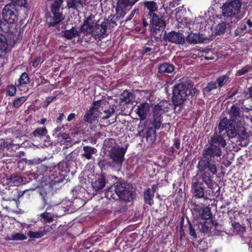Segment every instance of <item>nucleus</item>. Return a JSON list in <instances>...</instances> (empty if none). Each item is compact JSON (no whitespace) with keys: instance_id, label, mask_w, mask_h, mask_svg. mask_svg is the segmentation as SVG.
Wrapping results in <instances>:
<instances>
[{"instance_id":"obj_1","label":"nucleus","mask_w":252,"mask_h":252,"mask_svg":"<svg viewBox=\"0 0 252 252\" xmlns=\"http://www.w3.org/2000/svg\"><path fill=\"white\" fill-rule=\"evenodd\" d=\"M221 151L219 146L210 145V147L203 151L202 158L199 161L197 167L199 171H203L206 169L214 175L217 174V168L214 164L210 163L211 158L214 156L220 157Z\"/></svg>"},{"instance_id":"obj_2","label":"nucleus","mask_w":252,"mask_h":252,"mask_svg":"<svg viewBox=\"0 0 252 252\" xmlns=\"http://www.w3.org/2000/svg\"><path fill=\"white\" fill-rule=\"evenodd\" d=\"M197 93L196 89L188 83H181L174 87L173 90L172 101L174 105L182 104L189 95H194Z\"/></svg>"},{"instance_id":"obj_3","label":"nucleus","mask_w":252,"mask_h":252,"mask_svg":"<svg viewBox=\"0 0 252 252\" xmlns=\"http://www.w3.org/2000/svg\"><path fill=\"white\" fill-rule=\"evenodd\" d=\"M241 2L239 0L227 2L221 7L222 14L226 20L236 23L244 16V13L241 12Z\"/></svg>"},{"instance_id":"obj_4","label":"nucleus","mask_w":252,"mask_h":252,"mask_svg":"<svg viewBox=\"0 0 252 252\" xmlns=\"http://www.w3.org/2000/svg\"><path fill=\"white\" fill-rule=\"evenodd\" d=\"M219 133L225 130L227 135L229 138H234L237 135L242 138H244L246 135L244 127L241 124L228 122L227 118L222 119L219 125Z\"/></svg>"},{"instance_id":"obj_5","label":"nucleus","mask_w":252,"mask_h":252,"mask_svg":"<svg viewBox=\"0 0 252 252\" xmlns=\"http://www.w3.org/2000/svg\"><path fill=\"white\" fill-rule=\"evenodd\" d=\"M170 106L171 104L166 100H162L154 106L153 110V124L156 129H159L160 127L161 116L168 111Z\"/></svg>"},{"instance_id":"obj_6","label":"nucleus","mask_w":252,"mask_h":252,"mask_svg":"<svg viewBox=\"0 0 252 252\" xmlns=\"http://www.w3.org/2000/svg\"><path fill=\"white\" fill-rule=\"evenodd\" d=\"M103 102L102 100L94 101L92 107L88 110L84 115V120L86 122L93 123L97 118L99 117V109L102 110V104Z\"/></svg>"},{"instance_id":"obj_7","label":"nucleus","mask_w":252,"mask_h":252,"mask_svg":"<svg viewBox=\"0 0 252 252\" xmlns=\"http://www.w3.org/2000/svg\"><path fill=\"white\" fill-rule=\"evenodd\" d=\"M63 2V0H56L51 6V12L53 17L51 18V21L48 24L49 27L54 26L60 23L63 19L62 14L60 12L61 6Z\"/></svg>"},{"instance_id":"obj_8","label":"nucleus","mask_w":252,"mask_h":252,"mask_svg":"<svg viewBox=\"0 0 252 252\" xmlns=\"http://www.w3.org/2000/svg\"><path fill=\"white\" fill-rule=\"evenodd\" d=\"M4 21L9 26V24H13L17 20V11L15 6L11 4L6 5L2 12Z\"/></svg>"},{"instance_id":"obj_9","label":"nucleus","mask_w":252,"mask_h":252,"mask_svg":"<svg viewBox=\"0 0 252 252\" xmlns=\"http://www.w3.org/2000/svg\"><path fill=\"white\" fill-rule=\"evenodd\" d=\"M126 153V150L119 146L112 148L109 152V156L115 164L121 165Z\"/></svg>"},{"instance_id":"obj_10","label":"nucleus","mask_w":252,"mask_h":252,"mask_svg":"<svg viewBox=\"0 0 252 252\" xmlns=\"http://www.w3.org/2000/svg\"><path fill=\"white\" fill-rule=\"evenodd\" d=\"M130 186L125 183L119 184L115 186V192L119 197L125 201L128 200L131 197Z\"/></svg>"},{"instance_id":"obj_11","label":"nucleus","mask_w":252,"mask_h":252,"mask_svg":"<svg viewBox=\"0 0 252 252\" xmlns=\"http://www.w3.org/2000/svg\"><path fill=\"white\" fill-rule=\"evenodd\" d=\"M139 0H118L116 7L117 13L120 15L126 13L129 7L132 6Z\"/></svg>"},{"instance_id":"obj_12","label":"nucleus","mask_w":252,"mask_h":252,"mask_svg":"<svg viewBox=\"0 0 252 252\" xmlns=\"http://www.w3.org/2000/svg\"><path fill=\"white\" fill-rule=\"evenodd\" d=\"M228 122L241 124L243 118L240 115V109L238 107H236L234 105L231 106L228 112Z\"/></svg>"},{"instance_id":"obj_13","label":"nucleus","mask_w":252,"mask_h":252,"mask_svg":"<svg viewBox=\"0 0 252 252\" xmlns=\"http://www.w3.org/2000/svg\"><path fill=\"white\" fill-rule=\"evenodd\" d=\"M164 39L166 41L177 44H183L184 42V37L183 34L179 32H171L165 33Z\"/></svg>"},{"instance_id":"obj_14","label":"nucleus","mask_w":252,"mask_h":252,"mask_svg":"<svg viewBox=\"0 0 252 252\" xmlns=\"http://www.w3.org/2000/svg\"><path fill=\"white\" fill-rule=\"evenodd\" d=\"M151 20V28L153 31L163 29L165 23L162 17H158L156 14H153Z\"/></svg>"},{"instance_id":"obj_15","label":"nucleus","mask_w":252,"mask_h":252,"mask_svg":"<svg viewBox=\"0 0 252 252\" xmlns=\"http://www.w3.org/2000/svg\"><path fill=\"white\" fill-rule=\"evenodd\" d=\"M194 214L203 220L209 219L211 216L210 209L208 207H202L199 205H195L193 208Z\"/></svg>"},{"instance_id":"obj_16","label":"nucleus","mask_w":252,"mask_h":252,"mask_svg":"<svg viewBox=\"0 0 252 252\" xmlns=\"http://www.w3.org/2000/svg\"><path fill=\"white\" fill-rule=\"evenodd\" d=\"M95 24V20L89 16L85 21L80 30L85 33L93 34Z\"/></svg>"},{"instance_id":"obj_17","label":"nucleus","mask_w":252,"mask_h":252,"mask_svg":"<svg viewBox=\"0 0 252 252\" xmlns=\"http://www.w3.org/2000/svg\"><path fill=\"white\" fill-rule=\"evenodd\" d=\"M203 183L199 181L194 182L191 186V191L194 196L196 198H202L204 195Z\"/></svg>"},{"instance_id":"obj_18","label":"nucleus","mask_w":252,"mask_h":252,"mask_svg":"<svg viewBox=\"0 0 252 252\" xmlns=\"http://www.w3.org/2000/svg\"><path fill=\"white\" fill-rule=\"evenodd\" d=\"M150 106L148 103L145 102L138 105L136 110V114L140 117V119L144 120L146 119L149 111Z\"/></svg>"},{"instance_id":"obj_19","label":"nucleus","mask_w":252,"mask_h":252,"mask_svg":"<svg viewBox=\"0 0 252 252\" xmlns=\"http://www.w3.org/2000/svg\"><path fill=\"white\" fill-rule=\"evenodd\" d=\"M107 26L105 23L95 24L93 35L96 38L103 37L106 34Z\"/></svg>"},{"instance_id":"obj_20","label":"nucleus","mask_w":252,"mask_h":252,"mask_svg":"<svg viewBox=\"0 0 252 252\" xmlns=\"http://www.w3.org/2000/svg\"><path fill=\"white\" fill-rule=\"evenodd\" d=\"M105 177L101 175H98L95 177V180L92 181V185L95 190L102 189L105 186Z\"/></svg>"},{"instance_id":"obj_21","label":"nucleus","mask_w":252,"mask_h":252,"mask_svg":"<svg viewBox=\"0 0 252 252\" xmlns=\"http://www.w3.org/2000/svg\"><path fill=\"white\" fill-rule=\"evenodd\" d=\"M80 30L78 28L73 27L70 30L64 32L63 36L68 39H72L74 37L80 35Z\"/></svg>"},{"instance_id":"obj_22","label":"nucleus","mask_w":252,"mask_h":252,"mask_svg":"<svg viewBox=\"0 0 252 252\" xmlns=\"http://www.w3.org/2000/svg\"><path fill=\"white\" fill-rule=\"evenodd\" d=\"M102 101L103 102V104H102V110L101 109H99V111H98L99 113V117L102 119H107L110 118L112 114H114V109L112 108L104 109L103 106L105 104V102L104 101Z\"/></svg>"},{"instance_id":"obj_23","label":"nucleus","mask_w":252,"mask_h":252,"mask_svg":"<svg viewBox=\"0 0 252 252\" xmlns=\"http://www.w3.org/2000/svg\"><path fill=\"white\" fill-rule=\"evenodd\" d=\"M121 103L127 104L132 101L134 98L133 94L128 91H125L120 95Z\"/></svg>"},{"instance_id":"obj_24","label":"nucleus","mask_w":252,"mask_h":252,"mask_svg":"<svg viewBox=\"0 0 252 252\" xmlns=\"http://www.w3.org/2000/svg\"><path fill=\"white\" fill-rule=\"evenodd\" d=\"M174 70V65L166 63L161 64L158 67V72L159 73H170Z\"/></svg>"},{"instance_id":"obj_25","label":"nucleus","mask_w":252,"mask_h":252,"mask_svg":"<svg viewBox=\"0 0 252 252\" xmlns=\"http://www.w3.org/2000/svg\"><path fill=\"white\" fill-rule=\"evenodd\" d=\"M216 145L218 144L224 147L226 145V142L224 138L221 135L215 134L211 138L210 145Z\"/></svg>"},{"instance_id":"obj_26","label":"nucleus","mask_w":252,"mask_h":252,"mask_svg":"<svg viewBox=\"0 0 252 252\" xmlns=\"http://www.w3.org/2000/svg\"><path fill=\"white\" fill-rule=\"evenodd\" d=\"M156 187L153 186L152 189H148L147 192L145 194L144 198L146 202L150 205L153 204V198L154 197V192L156 190Z\"/></svg>"},{"instance_id":"obj_27","label":"nucleus","mask_w":252,"mask_h":252,"mask_svg":"<svg viewBox=\"0 0 252 252\" xmlns=\"http://www.w3.org/2000/svg\"><path fill=\"white\" fill-rule=\"evenodd\" d=\"M213 177L208 172H205L202 174V179L203 182L207 185L208 188L212 189L214 186Z\"/></svg>"},{"instance_id":"obj_28","label":"nucleus","mask_w":252,"mask_h":252,"mask_svg":"<svg viewBox=\"0 0 252 252\" xmlns=\"http://www.w3.org/2000/svg\"><path fill=\"white\" fill-rule=\"evenodd\" d=\"M85 1V0H68L67 6L73 9L82 8Z\"/></svg>"},{"instance_id":"obj_29","label":"nucleus","mask_w":252,"mask_h":252,"mask_svg":"<svg viewBox=\"0 0 252 252\" xmlns=\"http://www.w3.org/2000/svg\"><path fill=\"white\" fill-rule=\"evenodd\" d=\"M84 153L82 156L87 159H90L92 158V155L94 154L96 151L94 148L89 146H84L83 147Z\"/></svg>"},{"instance_id":"obj_30","label":"nucleus","mask_w":252,"mask_h":252,"mask_svg":"<svg viewBox=\"0 0 252 252\" xmlns=\"http://www.w3.org/2000/svg\"><path fill=\"white\" fill-rule=\"evenodd\" d=\"M145 7L147 8L149 11V15L153 16V14L158 9V5L156 2L154 1H146L144 3Z\"/></svg>"},{"instance_id":"obj_31","label":"nucleus","mask_w":252,"mask_h":252,"mask_svg":"<svg viewBox=\"0 0 252 252\" xmlns=\"http://www.w3.org/2000/svg\"><path fill=\"white\" fill-rule=\"evenodd\" d=\"M27 237L25 234L20 233H13L7 238L8 240L21 241L27 239Z\"/></svg>"},{"instance_id":"obj_32","label":"nucleus","mask_w":252,"mask_h":252,"mask_svg":"<svg viewBox=\"0 0 252 252\" xmlns=\"http://www.w3.org/2000/svg\"><path fill=\"white\" fill-rule=\"evenodd\" d=\"M41 221L44 223H50L53 221L54 215L50 213L44 212L40 215Z\"/></svg>"},{"instance_id":"obj_33","label":"nucleus","mask_w":252,"mask_h":252,"mask_svg":"<svg viewBox=\"0 0 252 252\" xmlns=\"http://www.w3.org/2000/svg\"><path fill=\"white\" fill-rule=\"evenodd\" d=\"M8 44L7 39L5 36L0 37V52L1 53L5 52L8 49Z\"/></svg>"},{"instance_id":"obj_34","label":"nucleus","mask_w":252,"mask_h":252,"mask_svg":"<svg viewBox=\"0 0 252 252\" xmlns=\"http://www.w3.org/2000/svg\"><path fill=\"white\" fill-rule=\"evenodd\" d=\"M55 137L57 138L61 144H63L66 142H69L70 139L69 135L66 133H61Z\"/></svg>"},{"instance_id":"obj_35","label":"nucleus","mask_w":252,"mask_h":252,"mask_svg":"<svg viewBox=\"0 0 252 252\" xmlns=\"http://www.w3.org/2000/svg\"><path fill=\"white\" fill-rule=\"evenodd\" d=\"M29 237L33 239L40 238L44 235V232H42L41 229L39 231H30L28 233Z\"/></svg>"},{"instance_id":"obj_36","label":"nucleus","mask_w":252,"mask_h":252,"mask_svg":"<svg viewBox=\"0 0 252 252\" xmlns=\"http://www.w3.org/2000/svg\"><path fill=\"white\" fill-rule=\"evenodd\" d=\"M29 82V78L28 74L24 72L22 74L18 79L17 86L27 84Z\"/></svg>"},{"instance_id":"obj_37","label":"nucleus","mask_w":252,"mask_h":252,"mask_svg":"<svg viewBox=\"0 0 252 252\" xmlns=\"http://www.w3.org/2000/svg\"><path fill=\"white\" fill-rule=\"evenodd\" d=\"M27 100V97L22 96L15 99L13 102V105L15 108H19Z\"/></svg>"},{"instance_id":"obj_38","label":"nucleus","mask_w":252,"mask_h":252,"mask_svg":"<svg viewBox=\"0 0 252 252\" xmlns=\"http://www.w3.org/2000/svg\"><path fill=\"white\" fill-rule=\"evenodd\" d=\"M225 24L224 22L219 24L215 28V33L216 34L222 33L225 32Z\"/></svg>"},{"instance_id":"obj_39","label":"nucleus","mask_w":252,"mask_h":252,"mask_svg":"<svg viewBox=\"0 0 252 252\" xmlns=\"http://www.w3.org/2000/svg\"><path fill=\"white\" fill-rule=\"evenodd\" d=\"M156 131L153 129H149L147 131V139L148 140L150 141V142H153L156 138Z\"/></svg>"},{"instance_id":"obj_40","label":"nucleus","mask_w":252,"mask_h":252,"mask_svg":"<svg viewBox=\"0 0 252 252\" xmlns=\"http://www.w3.org/2000/svg\"><path fill=\"white\" fill-rule=\"evenodd\" d=\"M228 79V77L227 75H222L219 77L217 80L218 85L221 87L224 85Z\"/></svg>"},{"instance_id":"obj_41","label":"nucleus","mask_w":252,"mask_h":252,"mask_svg":"<svg viewBox=\"0 0 252 252\" xmlns=\"http://www.w3.org/2000/svg\"><path fill=\"white\" fill-rule=\"evenodd\" d=\"M47 132V130L45 128H40L35 129L33 134L35 136H38L45 135Z\"/></svg>"},{"instance_id":"obj_42","label":"nucleus","mask_w":252,"mask_h":252,"mask_svg":"<svg viewBox=\"0 0 252 252\" xmlns=\"http://www.w3.org/2000/svg\"><path fill=\"white\" fill-rule=\"evenodd\" d=\"M217 88L216 83L215 82H211L209 83L208 86L204 89V92H210L212 91Z\"/></svg>"},{"instance_id":"obj_43","label":"nucleus","mask_w":252,"mask_h":252,"mask_svg":"<svg viewBox=\"0 0 252 252\" xmlns=\"http://www.w3.org/2000/svg\"><path fill=\"white\" fill-rule=\"evenodd\" d=\"M16 89L14 86L11 85L7 87V94L8 95L13 96L16 94Z\"/></svg>"},{"instance_id":"obj_44","label":"nucleus","mask_w":252,"mask_h":252,"mask_svg":"<svg viewBox=\"0 0 252 252\" xmlns=\"http://www.w3.org/2000/svg\"><path fill=\"white\" fill-rule=\"evenodd\" d=\"M251 69V67L249 66H246L245 67H244L242 69L239 70L237 73L236 75L237 76H241L242 75H244L247 72H249V71Z\"/></svg>"},{"instance_id":"obj_45","label":"nucleus","mask_w":252,"mask_h":252,"mask_svg":"<svg viewBox=\"0 0 252 252\" xmlns=\"http://www.w3.org/2000/svg\"><path fill=\"white\" fill-rule=\"evenodd\" d=\"M12 3L14 6L17 5L19 6H25L27 3L26 0H11Z\"/></svg>"},{"instance_id":"obj_46","label":"nucleus","mask_w":252,"mask_h":252,"mask_svg":"<svg viewBox=\"0 0 252 252\" xmlns=\"http://www.w3.org/2000/svg\"><path fill=\"white\" fill-rule=\"evenodd\" d=\"M239 30L241 31L240 32H241L242 33L243 32H246L249 31L248 30V28L247 26L246 22L243 21V23H242L239 28L237 30V32H239Z\"/></svg>"},{"instance_id":"obj_47","label":"nucleus","mask_w":252,"mask_h":252,"mask_svg":"<svg viewBox=\"0 0 252 252\" xmlns=\"http://www.w3.org/2000/svg\"><path fill=\"white\" fill-rule=\"evenodd\" d=\"M64 127L63 125L57 127L53 131V136H56L57 135L60 134L61 133H62V132L64 131Z\"/></svg>"},{"instance_id":"obj_48","label":"nucleus","mask_w":252,"mask_h":252,"mask_svg":"<svg viewBox=\"0 0 252 252\" xmlns=\"http://www.w3.org/2000/svg\"><path fill=\"white\" fill-rule=\"evenodd\" d=\"M197 35L195 34L190 33L189 35V40L190 42L193 43H196L198 42V39L197 38Z\"/></svg>"},{"instance_id":"obj_49","label":"nucleus","mask_w":252,"mask_h":252,"mask_svg":"<svg viewBox=\"0 0 252 252\" xmlns=\"http://www.w3.org/2000/svg\"><path fill=\"white\" fill-rule=\"evenodd\" d=\"M55 96H50L47 97L45 100V101L43 104V106L44 107H47L48 105L53 101L56 99Z\"/></svg>"},{"instance_id":"obj_50","label":"nucleus","mask_w":252,"mask_h":252,"mask_svg":"<svg viewBox=\"0 0 252 252\" xmlns=\"http://www.w3.org/2000/svg\"><path fill=\"white\" fill-rule=\"evenodd\" d=\"M43 62V60L40 57H37L32 63V65L34 67L37 66L40 63Z\"/></svg>"},{"instance_id":"obj_51","label":"nucleus","mask_w":252,"mask_h":252,"mask_svg":"<svg viewBox=\"0 0 252 252\" xmlns=\"http://www.w3.org/2000/svg\"><path fill=\"white\" fill-rule=\"evenodd\" d=\"M180 0H172L169 3V6L170 7L173 8L179 4Z\"/></svg>"},{"instance_id":"obj_52","label":"nucleus","mask_w":252,"mask_h":252,"mask_svg":"<svg viewBox=\"0 0 252 252\" xmlns=\"http://www.w3.org/2000/svg\"><path fill=\"white\" fill-rule=\"evenodd\" d=\"M189 230L190 236H191L193 238H196L197 235L195 232V230L190 224L189 225Z\"/></svg>"},{"instance_id":"obj_53","label":"nucleus","mask_w":252,"mask_h":252,"mask_svg":"<svg viewBox=\"0 0 252 252\" xmlns=\"http://www.w3.org/2000/svg\"><path fill=\"white\" fill-rule=\"evenodd\" d=\"M200 225L201 226L200 229L203 233H207L208 230V227L206 225V224L201 223Z\"/></svg>"},{"instance_id":"obj_54","label":"nucleus","mask_w":252,"mask_h":252,"mask_svg":"<svg viewBox=\"0 0 252 252\" xmlns=\"http://www.w3.org/2000/svg\"><path fill=\"white\" fill-rule=\"evenodd\" d=\"M75 116H76V115L74 113L70 114L67 117V121L68 122L71 121L72 120H73V119H75Z\"/></svg>"},{"instance_id":"obj_55","label":"nucleus","mask_w":252,"mask_h":252,"mask_svg":"<svg viewBox=\"0 0 252 252\" xmlns=\"http://www.w3.org/2000/svg\"><path fill=\"white\" fill-rule=\"evenodd\" d=\"M64 117L63 113L60 114L59 117L57 119V123H61Z\"/></svg>"},{"instance_id":"obj_56","label":"nucleus","mask_w":252,"mask_h":252,"mask_svg":"<svg viewBox=\"0 0 252 252\" xmlns=\"http://www.w3.org/2000/svg\"><path fill=\"white\" fill-rule=\"evenodd\" d=\"M51 227L49 226H47V227H44L43 229H41L42 230V232H44V235H45V234L49 231H51Z\"/></svg>"},{"instance_id":"obj_57","label":"nucleus","mask_w":252,"mask_h":252,"mask_svg":"<svg viewBox=\"0 0 252 252\" xmlns=\"http://www.w3.org/2000/svg\"><path fill=\"white\" fill-rule=\"evenodd\" d=\"M246 23L248 25V30L250 31L252 28V22L251 20H248Z\"/></svg>"},{"instance_id":"obj_58","label":"nucleus","mask_w":252,"mask_h":252,"mask_svg":"<svg viewBox=\"0 0 252 252\" xmlns=\"http://www.w3.org/2000/svg\"><path fill=\"white\" fill-rule=\"evenodd\" d=\"M40 194L42 196V198H43L44 202V207H45V205L47 204L46 200H45V193H44V192H40Z\"/></svg>"},{"instance_id":"obj_59","label":"nucleus","mask_w":252,"mask_h":252,"mask_svg":"<svg viewBox=\"0 0 252 252\" xmlns=\"http://www.w3.org/2000/svg\"><path fill=\"white\" fill-rule=\"evenodd\" d=\"M113 140L112 139H105V141H104V144L105 145H106V144L107 143H109V142H110L111 143H112L113 142Z\"/></svg>"},{"instance_id":"obj_60","label":"nucleus","mask_w":252,"mask_h":252,"mask_svg":"<svg viewBox=\"0 0 252 252\" xmlns=\"http://www.w3.org/2000/svg\"><path fill=\"white\" fill-rule=\"evenodd\" d=\"M174 145L177 148L179 149L180 148V143L178 140L175 141V142L174 143Z\"/></svg>"},{"instance_id":"obj_61","label":"nucleus","mask_w":252,"mask_h":252,"mask_svg":"<svg viewBox=\"0 0 252 252\" xmlns=\"http://www.w3.org/2000/svg\"><path fill=\"white\" fill-rule=\"evenodd\" d=\"M151 51V48L149 47H146L145 49V53H148Z\"/></svg>"},{"instance_id":"obj_62","label":"nucleus","mask_w":252,"mask_h":252,"mask_svg":"<svg viewBox=\"0 0 252 252\" xmlns=\"http://www.w3.org/2000/svg\"><path fill=\"white\" fill-rule=\"evenodd\" d=\"M46 121V119H42L41 120L40 124H42V125H43V124H44V123H45Z\"/></svg>"},{"instance_id":"obj_63","label":"nucleus","mask_w":252,"mask_h":252,"mask_svg":"<svg viewBox=\"0 0 252 252\" xmlns=\"http://www.w3.org/2000/svg\"><path fill=\"white\" fill-rule=\"evenodd\" d=\"M143 25H144V26L145 27H146V26H147L148 25V23H147V22H146V21H145V19H143Z\"/></svg>"},{"instance_id":"obj_64","label":"nucleus","mask_w":252,"mask_h":252,"mask_svg":"<svg viewBox=\"0 0 252 252\" xmlns=\"http://www.w3.org/2000/svg\"><path fill=\"white\" fill-rule=\"evenodd\" d=\"M250 95L252 97V87L250 90Z\"/></svg>"}]
</instances>
